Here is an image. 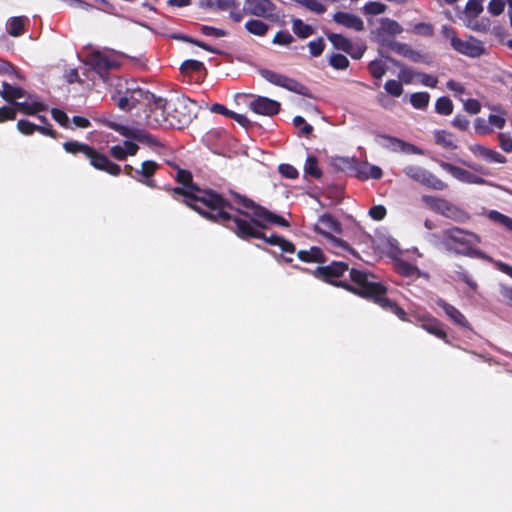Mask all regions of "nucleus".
Segmentation results:
<instances>
[{"label": "nucleus", "mask_w": 512, "mask_h": 512, "mask_svg": "<svg viewBox=\"0 0 512 512\" xmlns=\"http://www.w3.org/2000/svg\"><path fill=\"white\" fill-rule=\"evenodd\" d=\"M483 11V5L481 1L469 0L465 6V12L470 17H477Z\"/></svg>", "instance_id": "603ef678"}, {"label": "nucleus", "mask_w": 512, "mask_h": 512, "mask_svg": "<svg viewBox=\"0 0 512 512\" xmlns=\"http://www.w3.org/2000/svg\"><path fill=\"white\" fill-rule=\"evenodd\" d=\"M327 38L337 50H341L345 53L351 50V41L345 36L337 33H327Z\"/></svg>", "instance_id": "2f4dec72"}, {"label": "nucleus", "mask_w": 512, "mask_h": 512, "mask_svg": "<svg viewBox=\"0 0 512 512\" xmlns=\"http://www.w3.org/2000/svg\"><path fill=\"white\" fill-rule=\"evenodd\" d=\"M333 20L337 24L343 25V26L353 29L355 31H363L364 30L363 20L355 14L339 11L333 15Z\"/></svg>", "instance_id": "aec40b11"}, {"label": "nucleus", "mask_w": 512, "mask_h": 512, "mask_svg": "<svg viewBox=\"0 0 512 512\" xmlns=\"http://www.w3.org/2000/svg\"><path fill=\"white\" fill-rule=\"evenodd\" d=\"M420 327L431 335L443 340L445 343H450L446 331L443 329V323L437 318L430 315H422L418 317Z\"/></svg>", "instance_id": "dca6fc26"}, {"label": "nucleus", "mask_w": 512, "mask_h": 512, "mask_svg": "<svg viewBox=\"0 0 512 512\" xmlns=\"http://www.w3.org/2000/svg\"><path fill=\"white\" fill-rule=\"evenodd\" d=\"M480 237L470 231L459 227L444 229L441 234V243L447 251L457 255L479 258L494 263V266L502 273L512 278V266L502 261H493L483 251L475 249L474 245L480 243Z\"/></svg>", "instance_id": "20e7f679"}, {"label": "nucleus", "mask_w": 512, "mask_h": 512, "mask_svg": "<svg viewBox=\"0 0 512 512\" xmlns=\"http://www.w3.org/2000/svg\"><path fill=\"white\" fill-rule=\"evenodd\" d=\"M259 73L265 80L275 86H279L302 96L311 97L310 90L296 79L290 78L286 75L274 72L269 69H261Z\"/></svg>", "instance_id": "9d476101"}, {"label": "nucleus", "mask_w": 512, "mask_h": 512, "mask_svg": "<svg viewBox=\"0 0 512 512\" xmlns=\"http://www.w3.org/2000/svg\"><path fill=\"white\" fill-rule=\"evenodd\" d=\"M1 97L9 102L13 103L18 98H22L26 95L25 90L19 86H12L8 82H2V90H0Z\"/></svg>", "instance_id": "a878e982"}, {"label": "nucleus", "mask_w": 512, "mask_h": 512, "mask_svg": "<svg viewBox=\"0 0 512 512\" xmlns=\"http://www.w3.org/2000/svg\"><path fill=\"white\" fill-rule=\"evenodd\" d=\"M17 129L21 134L29 136V135L34 134V132H36V130L38 129V125H36L28 120L20 119L17 122Z\"/></svg>", "instance_id": "3c124183"}, {"label": "nucleus", "mask_w": 512, "mask_h": 512, "mask_svg": "<svg viewBox=\"0 0 512 512\" xmlns=\"http://www.w3.org/2000/svg\"><path fill=\"white\" fill-rule=\"evenodd\" d=\"M131 139L139 142H146L148 144L155 143V138L150 133L139 128H133Z\"/></svg>", "instance_id": "8fccbe9b"}, {"label": "nucleus", "mask_w": 512, "mask_h": 512, "mask_svg": "<svg viewBox=\"0 0 512 512\" xmlns=\"http://www.w3.org/2000/svg\"><path fill=\"white\" fill-rule=\"evenodd\" d=\"M387 47L396 52L399 55L407 57L411 47L406 43H400L397 41H390L387 43Z\"/></svg>", "instance_id": "13d9d810"}, {"label": "nucleus", "mask_w": 512, "mask_h": 512, "mask_svg": "<svg viewBox=\"0 0 512 512\" xmlns=\"http://www.w3.org/2000/svg\"><path fill=\"white\" fill-rule=\"evenodd\" d=\"M368 71L373 78L381 79L386 73V66L381 60L375 59L368 64Z\"/></svg>", "instance_id": "a18cd8bd"}, {"label": "nucleus", "mask_w": 512, "mask_h": 512, "mask_svg": "<svg viewBox=\"0 0 512 512\" xmlns=\"http://www.w3.org/2000/svg\"><path fill=\"white\" fill-rule=\"evenodd\" d=\"M349 275L351 283H338L337 287L344 288L356 295L374 301L382 309L395 314L404 322L410 321L406 311L395 301L386 297L387 288L381 282L376 281V277L373 274L352 268L349 271Z\"/></svg>", "instance_id": "7ed1b4c3"}, {"label": "nucleus", "mask_w": 512, "mask_h": 512, "mask_svg": "<svg viewBox=\"0 0 512 512\" xmlns=\"http://www.w3.org/2000/svg\"><path fill=\"white\" fill-rule=\"evenodd\" d=\"M86 64L90 66L104 81L108 72L119 67L116 58L102 51H93L87 56Z\"/></svg>", "instance_id": "9b49d317"}, {"label": "nucleus", "mask_w": 512, "mask_h": 512, "mask_svg": "<svg viewBox=\"0 0 512 512\" xmlns=\"http://www.w3.org/2000/svg\"><path fill=\"white\" fill-rule=\"evenodd\" d=\"M180 70L183 74H192L193 72H199L201 70H205L204 63L198 60H185L181 66Z\"/></svg>", "instance_id": "79ce46f5"}, {"label": "nucleus", "mask_w": 512, "mask_h": 512, "mask_svg": "<svg viewBox=\"0 0 512 512\" xmlns=\"http://www.w3.org/2000/svg\"><path fill=\"white\" fill-rule=\"evenodd\" d=\"M386 208L383 205H374L369 209V216L376 221H381L386 216Z\"/></svg>", "instance_id": "338daca9"}, {"label": "nucleus", "mask_w": 512, "mask_h": 512, "mask_svg": "<svg viewBox=\"0 0 512 512\" xmlns=\"http://www.w3.org/2000/svg\"><path fill=\"white\" fill-rule=\"evenodd\" d=\"M422 201L434 212L456 222L464 223L470 218L466 211L455 206L444 198L424 195L422 197Z\"/></svg>", "instance_id": "6e6552de"}, {"label": "nucleus", "mask_w": 512, "mask_h": 512, "mask_svg": "<svg viewBox=\"0 0 512 512\" xmlns=\"http://www.w3.org/2000/svg\"><path fill=\"white\" fill-rule=\"evenodd\" d=\"M384 89L393 97H400L403 94V85L401 81L394 79L387 80L384 85Z\"/></svg>", "instance_id": "49530a36"}, {"label": "nucleus", "mask_w": 512, "mask_h": 512, "mask_svg": "<svg viewBox=\"0 0 512 512\" xmlns=\"http://www.w3.org/2000/svg\"><path fill=\"white\" fill-rule=\"evenodd\" d=\"M297 257L307 263H325L327 261L322 249L317 246H312L308 250H299Z\"/></svg>", "instance_id": "b1692460"}, {"label": "nucleus", "mask_w": 512, "mask_h": 512, "mask_svg": "<svg viewBox=\"0 0 512 512\" xmlns=\"http://www.w3.org/2000/svg\"><path fill=\"white\" fill-rule=\"evenodd\" d=\"M12 105L14 106L13 108L16 109V112L19 111L30 116L37 115V113L47 110V105L41 101H33L31 103L15 101Z\"/></svg>", "instance_id": "393cba45"}, {"label": "nucleus", "mask_w": 512, "mask_h": 512, "mask_svg": "<svg viewBox=\"0 0 512 512\" xmlns=\"http://www.w3.org/2000/svg\"><path fill=\"white\" fill-rule=\"evenodd\" d=\"M413 31L418 35L430 37L434 33V28L430 23L420 22L414 25Z\"/></svg>", "instance_id": "680f3d73"}, {"label": "nucleus", "mask_w": 512, "mask_h": 512, "mask_svg": "<svg viewBox=\"0 0 512 512\" xmlns=\"http://www.w3.org/2000/svg\"><path fill=\"white\" fill-rule=\"evenodd\" d=\"M304 171L313 178L319 179L322 177V170L318 166V159L313 155L307 157Z\"/></svg>", "instance_id": "e433bc0d"}, {"label": "nucleus", "mask_w": 512, "mask_h": 512, "mask_svg": "<svg viewBox=\"0 0 512 512\" xmlns=\"http://www.w3.org/2000/svg\"><path fill=\"white\" fill-rule=\"evenodd\" d=\"M249 108L256 114L273 117L281 110L280 102L264 96H255Z\"/></svg>", "instance_id": "ddd939ff"}, {"label": "nucleus", "mask_w": 512, "mask_h": 512, "mask_svg": "<svg viewBox=\"0 0 512 512\" xmlns=\"http://www.w3.org/2000/svg\"><path fill=\"white\" fill-rule=\"evenodd\" d=\"M382 56L385 57L393 65L400 68L398 77H399L401 83L410 84L413 81V78L415 76H417V73L414 72L411 68H408V67L402 65L399 61L395 60L391 56H388V55H382Z\"/></svg>", "instance_id": "cd10ccee"}, {"label": "nucleus", "mask_w": 512, "mask_h": 512, "mask_svg": "<svg viewBox=\"0 0 512 512\" xmlns=\"http://www.w3.org/2000/svg\"><path fill=\"white\" fill-rule=\"evenodd\" d=\"M297 2L316 14H323L326 12V7L319 0H297Z\"/></svg>", "instance_id": "de8ad7c7"}, {"label": "nucleus", "mask_w": 512, "mask_h": 512, "mask_svg": "<svg viewBox=\"0 0 512 512\" xmlns=\"http://www.w3.org/2000/svg\"><path fill=\"white\" fill-rule=\"evenodd\" d=\"M163 189L169 193L172 194V197L177 200V196H181L182 203L186 205L188 208H192L193 205V199L195 196V193L192 189H189L188 187H185L183 185L172 187L170 185H166L163 187Z\"/></svg>", "instance_id": "5701e85b"}, {"label": "nucleus", "mask_w": 512, "mask_h": 512, "mask_svg": "<svg viewBox=\"0 0 512 512\" xmlns=\"http://www.w3.org/2000/svg\"><path fill=\"white\" fill-rule=\"evenodd\" d=\"M293 37L288 31H279L273 38V43L278 45H289L293 42Z\"/></svg>", "instance_id": "0e129e2a"}, {"label": "nucleus", "mask_w": 512, "mask_h": 512, "mask_svg": "<svg viewBox=\"0 0 512 512\" xmlns=\"http://www.w3.org/2000/svg\"><path fill=\"white\" fill-rule=\"evenodd\" d=\"M16 119V109L10 106L0 107V123Z\"/></svg>", "instance_id": "69168bd1"}, {"label": "nucleus", "mask_w": 512, "mask_h": 512, "mask_svg": "<svg viewBox=\"0 0 512 512\" xmlns=\"http://www.w3.org/2000/svg\"><path fill=\"white\" fill-rule=\"evenodd\" d=\"M384 138L389 141L393 150H401L405 153L417 154V155L423 154L422 149H420L419 147H417L413 144L407 143L403 140H400L398 138L391 137V136H384Z\"/></svg>", "instance_id": "bb28decb"}, {"label": "nucleus", "mask_w": 512, "mask_h": 512, "mask_svg": "<svg viewBox=\"0 0 512 512\" xmlns=\"http://www.w3.org/2000/svg\"><path fill=\"white\" fill-rule=\"evenodd\" d=\"M456 267L457 270H455V274L457 275V278L467 284L472 290H477L478 285L476 281H474L472 277L465 271L463 266L456 265Z\"/></svg>", "instance_id": "09e8293b"}, {"label": "nucleus", "mask_w": 512, "mask_h": 512, "mask_svg": "<svg viewBox=\"0 0 512 512\" xmlns=\"http://www.w3.org/2000/svg\"><path fill=\"white\" fill-rule=\"evenodd\" d=\"M437 306H439L455 325L460 326L463 329L472 330L471 324L466 319L464 314L458 310L455 306L446 302L444 299L439 298L436 300Z\"/></svg>", "instance_id": "f3484780"}, {"label": "nucleus", "mask_w": 512, "mask_h": 512, "mask_svg": "<svg viewBox=\"0 0 512 512\" xmlns=\"http://www.w3.org/2000/svg\"><path fill=\"white\" fill-rule=\"evenodd\" d=\"M111 98L116 102L117 107L123 111H130L138 106H145L149 108L150 112L160 111L159 116H155L153 119L152 124L155 126H161L167 120L165 111L167 110L168 101L138 86L127 88L123 94L118 90Z\"/></svg>", "instance_id": "39448f33"}, {"label": "nucleus", "mask_w": 512, "mask_h": 512, "mask_svg": "<svg viewBox=\"0 0 512 512\" xmlns=\"http://www.w3.org/2000/svg\"><path fill=\"white\" fill-rule=\"evenodd\" d=\"M183 41L187 42V43H190V44H193L199 48H202L203 50L205 51H208V52H211L213 54H220V51L212 46H210L209 44L203 42V41H200V40H197V39H194L192 37H189V36H182L180 37Z\"/></svg>", "instance_id": "5fc2aeb1"}, {"label": "nucleus", "mask_w": 512, "mask_h": 512, "mask_svg": "<svg viewBox=\"0 0 512 512\" xmlns=\"http://www.w3.org/2000/svg\"><path fill=\"white\" fill-rule=\"evenodd\" d=\"M451 134L445 130H438L435 132V142L444 148L455 149L457 146L451 139Z\"/></svg>", "instance_id": "37998d69"}, {"label": "nucleus", "mask_w": 512, "mask_h": 512, "mask_svg": "<svg viewBox=\"0 0 512 512\" xmlns=\"http://www.w3.org/2000/svg\"><path fill=\"white\" fill-rule=\"evenodd\" d=\"M159 169V164L153 160H145L141 163L140 169H137V182L150 188H157L154 175Z\"/></svg>", "instance_id": "a211bd4d"}, {"label": "nucleus", "mask_w": 512, "mask_h": 512, "mask_svg": "<svg viewBox=\"0 0 512 512\" xmlns=\"http://www.w3.org/2000/svg\"><path fill=\"white\" fill-rule=\"evenodd\" d=\"M491 109L493 111L500 112L502 115L490 114L488 117V122L490 124V127L494 126L498 129L504 128V126L506 124V119L504 118L503 115H505L506 112L502 109L501 106H493Z\"/></svg>", "instance_id": "a19ab883"}, {"label": "nucleus", "mask_w": 512, "mask_h": 512, "mask_svg": "<svg viewBox=\"0 0 512 512\" xmlns=\"http://www.w3.org/2000/svg\"><path fill=\"white\" fill-rule=\"evenodd\" d=\"M349 265L343 261H333L326 266L317 267L313 274L316 278L332 284L337 287L338 283L347 282L346 280H339L347 271Z\"/></svg>", "instance_id": "f8f14e48"}, {"label": "nucleus", "mask_w": 512, "mask_h": 512, "mask_svg": "<svg viewBox=\"0 0 512 512\" xmlns=\"http://www.w3.org/2000/svg\"><path fill=\"white\" fill-rule=\"evenodd\" d=\"M489 217L501 223L502 225H504L505 227L512 231V218L495 210L490 212Z\"/></svg>", "instance_id": "e2e57ef3"}, {"label": "nucleus", "mask_w": 512, "mask_h": 512, "mask_svg": "<svg viewBox=\"0 0 512 512\" xmlns=\"http://www.w3.org/2000/svg\"><path fill=\"white\" fill-rule=\"evenodd\" d=\"M232 201L250 210L249 217L235 219L234 234L242 240L262 239L267 244L279 246L283 252L294 253L295 245L278 234L266 236L263 232L270 225L289 227L290 223L281 215H278L266 207L254 202L252 199L233 190L229 191Z\"/></svg>", "instance_id": "f257e3e1"}, {"label": "nucleus", "mask_w": 512, "mask_h": 512, "mask_svg": "<svg viewBox=\"0 0 512 512\" xmlns=\"http://www.w3.org/2000/svg\"><path fill=\"white\" fill-rule=\"evenodd\" d=\"M292 30L299 38L302 39L313 34V28L298 18L292 20Z\"/></svg>", "instance_id": "72a5a7b5"}, {"label": "nucleus", "mask_w": 512, "mask_h": 512, "mask_svg": "<svg viewBox=\"0 0 512 512\" xmlns=\"http://www.w3.org/2000/svg\"><path fill=\"white\" fill-rule=\"evenodd\" d=\"M195 105V102L187 97H178L173 102V109L171 112H167V115L171 118L169 120V124L173 126H177L178 128H183L189 125L195 117V114L192 110V106ZM166 119L168 117L165 115ZM166 120L165 122H167Z\"/></svg>", "instance_id": "1a4fd4ad"}, {"label": "nucleus", "mask_w": 512, "mask_h": 512, "mask_svg": "<svg viewBox=\"0 0 512 512\" xmlns=\"http://www.w3.org/2000/svg\"><path fill=\"white\" fill-rule=\"evenodd\" d=\"M453 102L447 96L439 97L435 103V111L440 115H451L453 113Z\"/></svg>", "instance_id": "c9c22d12"}, {"label": "nucleus", "mask_w": 512, "mask_h": 512, "mask_svg": "<svg viewBox=\"0 0 512 512\" xmlns=\"http://www.w3.org/2000/svg\"><path fill=\"white\" fill-rule=\"evenodd\" d=\"M245 11L249 15L265 19L274 18L277 6L271 0H245Z\"/></svg>", "instance_id": "4468645a"}, {"label": "nucleus", "mask_w": 512, "mask_h": 512, "mask_svg": "<svg viewBox=\"0 0 512 512\" xmlns=\"http://www.w3.org/2000/svg\"><path fill=\"white\" fill-rule=\"evenodd\" d=\"M314 232L324 236L329 243L330 251L336 255H342L343 252H349L356 255V252L350 245L341 238L332 233L340 234L342 232L341 223L331 214L324 213L319 216L318 222L314 225Z\"/></svg>", "instance_id": "0eeeda50"}, {"label": "nucleus", "mask_w": 512, "mask_h": 512, "mask_svg": "<svg viewBox=\"0 0 512 512\" xmlns=\"http://www.w3.org/2000/svg\"><path fill=\"white\" fill-rule=\"evenodd\" d=\"M383 175L382 169L375 165L365 164L357 170L358 178L362 180L380 179Z\"/></svg>", "instance_id": "c85d7f7f"}, {"label": "nucleus", "mask_w": 512, "mask_h": 512, "mask_svg": "<svg viewBox=\"0 0 512 512\" xmlns=\"http://www.w3.org/2000/svg\"><path fill=\"white\" fill-rule=\"evenodd\" d=\"M469 149L473 154L478 155L490 162L503 164L507 161L506 157L501 153L480 144L472 145Z\"/></svg>", "instance_id": "4be33fe9"}, {"label": "nucleus", "mask_w": 512, "mask_h": 512, "mask_svg": "<svg viewBox=\"0 0 512 512\" xmlns=\"http://www.w3.org/2000/svg\"><path fill=\"white\" fill-rule=\"evenodd\" d=\"M421 184L434 190H444L447 188V184L444 181L428 170L426 171Z\"/></svg>", "instance_id": "473e14b6"}, {"label": "nucleus", "mask_w": 512, "mask_h": 512, "mask_svg": "<svg viewBox=\"0 0 512 512\" xmlns=\"http://www.w3.org/2000/svg\"><path fill=\"white\" fill-rule=\"evenodd\" d=\"M348 58L340 53H334L329 57V65L336 70H345L349 67Z\"/></svg>", "instance_id": "c03bdc74"}, {"label": "nucleus", "mask_w": 512, "mask_h": 512, "mask_svg": "<svg viewBox=\"0 0 512 512\" xmlns=\"http://www.w3.org/2000/svg\"><path fill=\"white\" fill-rule=\"evenodd\" d=\"M51 116L62 127H65V128L68 127L69 118L63 110H61L59 108H52Z\"/></svg>", "instance_id": "052dcab7"}, {"label": "nucleus", "mask_w": 512, "mask_h": 512, "mask_svg": "<svg viewBox=\"0 0 512 512\" xmlns=\"http://www.w3.org/2000/svg\"><path fill=\"white\" fill-rule=\"evenodd\" d=\"M308 47H309L310 54L313 57H318L323 53V51L325 49V42L322 38H318L317 40L310 41L308 43Z\"/></svg>", "instance_id": "4d7b16f0"}, {"label": "nucleus", "mask_w": 512, "mask_h": 512, "mask_svg": "<svg viewBox=\"0 0 512 512\" xmlns=\"http://www.w3.org/2000/svg\"><path fill=\"white\" fill-rule=\"evenodd\" d=\"M192 210L206 220L221 224L234 233L235 219L249 217L247 209L233 203L210 188H199L193 199Z\"/></svg>", "instance_id": "f03ea898"}, {"label": "nucleus", "mask_w": 512, "mask_h": 512, "mask_svg": "<svg viewBox=\"0 0 512 512\" xmlns=\"http://www.w3.org/2000/svg\"><path fill=\"white\" fill-rule=\"evenodd\" d=\"M438 163L443 170H445L446 172H448L454 178H456L457 180H459L461 182L469 183V184H484L485 183V180L482 177L477 176L461 167H458L456 165H453V164L445 162V161H439Z\"/></svg>", "instance_id": "2eb2a0df"}, {"label": "nucleus", "mask_w": 512, "mask_h": 512, "mask_svg": "<svg viewBox=\"0 0 512 512\" xmlns=\"http://www.w3.org/2000/svg\"><path fill=\"white\" fill-rule=\"evenodd\" d=\"M452 48L458 53L473 58L481 56L485 51L481 42L476 39H472V41H464L459 38L456 40Z\"/></svg>", "instance_id": "6ab92c4d"}, {"label": "nucleus", "mask_w": 512, "mask_h": 512, "mask_svg": "<svg viewBox=\"0 0 512 512\" xmlns=\"http://www.w3.org/2000/svg\"><path fill=\"white\" fill-rule=\"evenodd\" d=\"M168 164L176 170L175 175V181L179 183L180 185H183L185 187H188L189 189H192L194 192H197V190L200 188V186L194 182L193 174L191 171L180 168L176 163L174 162H168Z\"/></svg>", "instance_id": "412c9836"}, {"label": "nucleus", "mask_w": 512, "mask_h": 512, "mask_svg": "<svg viewBox=\"0 0 512 512\" xmlns=\"http://www.w3.org/2000/svg\"><path fill=\"white\" fill-rule=\"evenodd\" d=\"M245 29L255 36L263 37L269 31V25L259 19H251L245 23Z\"/></svg>", "instance_id": "7c9ffc66"}, {"label": "nucleus", "mask_w": 512, "mask_h": 512, "mask_svg": "<svg viewBox=\"0 0 512 512\" xmlns=\"http://www.w3.org/2000/svg\"><path fill=\"white\" fill-rule=\"evenodd\" d=\"M474 129H475V132L480 135H489L493 131V129L490 127L489 122L481 117H478L475 119Z\"/></svg>", "instance_id": "864d4df0"}, {"label": "nucleus", "mask_w": 512, "mask_h": 512, "mask_svg": "<svg viewBox=\"0 0 512 512\" xmlns=\"http://www.w3.org/2000/svg\"><path fill=\"white\" fill-rule=\"evenodd\" d=\"M380 29L383 32L392 36L400 34L403 30L401 25L397 21L389 18H384L381 20Z\"/></svg>", "instance_id": "ea45409f"}, {"label": "nucleus", "mask_w": 512, "mask_h": 512, "mask_svg": "<svg viewBox=\"0 0 512 512\" xmlns=\"http://www.w3.org/2000/svg\"><path fill=\"white\" fill-rule=\"evenodd\" d=\"M28 19L25 16L12 17L8 21V33L13 37H19L25 33V24Z\"/></svg>", "instance_id": "c756f323"}, {"label": "nucleus", "mask_w": 512, "mask_h": 512, "mask_svg": "<svg viewBox=\"0 0 512 512\" xmlns=\"http://www.w3.org/2000/svg\"><path fill=\"white\" fill-rule=\"evenodd\" d=\"M499 146L500 148L506 152H512V137L508 136L505 133L500 132L498 134Z\"/></svg>", "instance_id": "774afa93"}, {"label": "nucleus", "mask_w": 512, "mask_h": 512, "mask_svg": "<svg viewBox=\"0 0 512 512\" xmlns=\"http://www.w3.org/2000/svg\"><path fill=\"white\" fill-rule=\"evenodd\" d=\"M429 101L430 94L428 92H415L410 96V103L416 109H425L429 105Z\"/></svg>", "instance_id": "4c0bfd02"}, {"label": "nucleus", "mask_w": 512, "mask_h": 512, "mask_svg": "<svg viewBox=\"0 0 512 512\" xmlns=\"http://www.w3.org/2000/svg\"><path fill=\"white\" fill-rule=\"evenodd\" d=\"M364 10L370 15H379L385 12L386 5L381 2H368L364 6Z\"/></svg>", "instance_id": "bf43d9fd"}, {"label": "nucleus", "mask_w": 512, "mask_h": 512, "mask_svg": "<svg viewBox=\"0 0 512 512\" xmlns=\"http://www.w3.org/2000/svg\"><path fill=\"white\" fill-rule=\"evenodd\" d=\"M426 169L417 165H408L403 169V173L416 182L422 183Z\"/></svg>", "instance_id": "58836bf2"}, {"label": "nucleus", "mask_w": 512, "mask_h": 512, "mask_svg": "<svg viewBox=\"0 0 512 512\" xmlns=\"http://www.w3.org/2000/svg\"><path fill=\"white\" fill-rule=\"evenodd\" d=\"M278 171L284 178L287 179H296L299 176L298 170L291 164H280Z\"/></svg>", "instance_id": "6e6d98bb"}, {"label": "nucleus", "mask_w": 512, "mask_h": 512, "mask_svg": "<svg viewBox=\"0 0 512 512\" xmlns=\"http://www.w3.org/2000/svg\"><path fill=\"white\" fill-rule=\"evenodd\" d=\"M63 149L72 155L82 154L92 167L112 176H119L122 172L121 166L112 162L109 157L97 151L94 147L76 140L63 143Z\"/></svg>", "instance_id": "423d86ee"}, {"label": "nucleus", "mask_w": 512, "mask_h": 512, "mask_svg": "<svg viewBox=\"0 0 512 512\" xmlns=\"http://www.w3.org/2000/svg\"><path fill=\"white\" fill-rule=\"evenodd\" d=\"M397 272L405 277H418L420 274V270L417 266L401 260L396 264Z\"/></svg>", "instance_id": "f704fd0d"}]
</instances>
